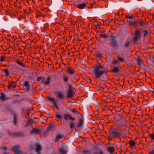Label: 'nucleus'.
I'll list each match as a JSON object with an SVG mask.
<instances>
[{
    "instance_id": "nucleus-7",
    "label": "nucleus",
    "mask_w": 154,
    "mask_h": 154,
    "mask_svg": "<svg viewBox=\"0 0 154 154\" xmlns=\"http://www.w3.org/2000/svg\"><path fill=\"white\" fill-rule=\"evenodd\" d=\"M68 86L69 89L67 93V97L72 98L73 97L74 94L72 90V87L70 85H69Z\"/></svg>"
},
{
    "instance_id": "nucleus-53",
    "label": "nucleus",
    "mask_w": 154,
    "mask_h": 154,
    "mask_svg": "<svg viewBox=\"0 0 154 154\" xmlns=\"http://www.w3.org/2000/svg\"><path fill=\"white\" fill-rule=\"evenodd\" d=\"M53 123H51L50 126H53Z\"/></svg>"
},
{
    "instance_id": "nucleus-25",
    "label": "nucleus",
    "mask_w": 154,
    "mask_h": 154,
    "mask_svg": "<svg viewBox=\"0 0 154 154\" xmlns=\"http://www.w3.org/2000/svg\"><path fill=\"white\" fill-rule=\"evenodd\" d=\"M86 4L85 3H83L81 4H78L77 7L80 9H82L84 8L86 6Z\"/></svg>"
},
{
    "instance_id": "nucleus-28",
    "label": "nucleus",
    "mask_w": 154,
    "mask_h": 154,
    "mask_svg": "<svg viewBox=\"0 0 154 154\" xmlns=\"http://www.w3.org/2000/svg\"><path fill=\"white\" fill-rule=\"evenodd\" d=\"M56 125H54L53 126H49L48 128V129L51 131H55Z\"/></svg>"
},
{
    "instance_id": "nucleus-10",
    "label": "nucleus",
    "mask_w": 154,
    "mask_h": 154,
    "mask_svg": "<svg viewBox=\"0 0 154 154\" xmlns=\"http://www.w3.org/2000/svg\"><path fill=\"white\" fill-rule=\"evenodd\" d=\"M64 119L65 120L67 121L68 119H70L72 121H74L75 120V118L72 117L70 114H64Z\"/></svg>"
},
{
    "instance_id": "nucleus-36",
    "label": "nucleus",
    "mask_w": 154,
    "mask_h": 154,
    "mask_svg": "<svg viewBox=\"0 0 154 154\" xmlns=\"http://www.w3.org/2000/svg\"><path fill=\"white\" fill-rule=\"evenodd\" d=\"M117 59L120 62H123L124 61V59L120 56L117 57Z\"/></svg>"
},
{
    "instance_id": "nucleus-19",
    "label": "nucleus",
    "mask_w": 154,
    "mask_h": 154,
    "mask_svg": "<svg viewBox=\"0 0 154 154\" xmlns=\"http://www.w3.org/2000/svg\"><path fill=\"white\" fill-rule=\"evenodd\" d=\"M120 69L117 66H114L111 70V72L113 73H117L120 72Z\"/></svg>"
},
{
    "instance_id": "nucleus-43",
    "label": "nucleus",
    "mask_w": 154,
    "mask_h": 154,
    "mask_svg": "<svg viewBox=\"0 0 154 154\" xmlns=\"http://www.w3.org/2000/svg\"><path fill=\"white\" fill-rule=\"evenodd\" d=\"M112 63L116 65H118L119 64V62L115 60H114L112 61Z\"/></svg>"
},
{
    "instance_id": "nucleus-49",
    "label": "nucleus",
    "mask_w": 154,
    "mask_h": 154,
    "mask_svg": "<svg viewBox=\"0 0 154 154\" xmlns=\"http://www.w3.org/2000/svg\"><path fill=\"white\" fill-rule=\"evenodd\" d=\"M95 154H103V153L101 150H100L98 152L95 153Z\"/></svg>"
},
{
    "instance_id": "nucleus-57",
    "label": "nucleus",
    "mask_w": 154,
    "mask_h": 154,
    "mask_svg": "<svg viewBox=\"0 0 154 154\" xmlns=\"http://www.w3.org/2000/svg\"><path fill=\"white\" fill-rule=\"evenodd\" d=\"M153 63L154 64V60L153 61Z\"/></svg>"
},
{
    "instance_id": "nucleus-13",
    "label": "nucleus",
    "mask_w": 154,
    "mask_h": 154,
    "mask_svg": "<svg viewBox=\"0 0 154 154\" xmlns=\"http://www.w3.org/2000/svg\"><path fill=\"white\" fill-rule=\"evenodd\" d=\"M35 151L36 152H40V151L42 150V148L41 145L38 143H36L35 144Z\"/></svg>"
},
{
    "instance_id": "nucleus-2",
    "label": "nucleus",
    "mask_w": 154,
    "mask_h": 154,
    "mask_svg": "<svg viewBox=\"0 0 154 154\" xmlns=\"http://www.w3.org/2000/svg\"><path fill=\"white\" fill-rule=\"evenodd\" d=\"M143 33L144 38L148 34V31L145 30H143L142 28H139L136 30L134 33V36L133 39L134 42L136 43L141 38L142 33Z\"/></svg>"
},
{
    "instance_id": "nucleus-8",
    "label": "nucleus",
    "mask_w": 154,
    "mask_h": 154,
    "mask_svg": "<svg viewBox=\"0 0 154 154\" xmlns=\"http://www.w3.org/2000/svg\"><path fill=\"white\" fill-rule=\"evenodd\" d=\"M115 118L117 119L118 121H119L122 123H125L126 122L125 118L120 114H117L115 116Z\"/></svg>"
},
{
    "instance_id": "nucleus-6",
    "label": "nucleus",
    "mask_w": 154,
    "mask_h": 154,
    "mask_svg": "<svg viewBox=\"0 0 154 154\" xmlns=\"http://www.w3.org/2000/svg\"><path fill=\"white\" fill-rule=\"evenodd\" d=\"M11 149L12 151L17 154H20L22 153V151L20 150V146L19 145L13 146L11 148Z\"/></svg>"
},
{
    "instance_id": "nucleus-22",
    "label": "nucleus",
    "mask_w": 154,
    "mask_h": 154,
    "mask_svg": "<svg viewBox=\"0 0 154 154\" xmlns=\"http://www.w3.org/2000/svg\"><path fill=\"white\" fill-rule=\"evenodd\" d=\"M63 135L61 134H57L56 137L54 139V142H57L59 141V139L62 138L63 137Z\"/></svg>"
},
{
    "instance_id": "nucleus-20",
    "label": "nucleus",
    "mask_w": 154,
    "mask_h": 154,
    "mask_svg": "<svg viewBox=\"0 0 154 154\" xmlns=\"http://www.w3.org/2000/svg\"><path fill=\"white\" fill-rule=\"evenodd\" d=\"M5 95L4 93H1V96H0V100H1L2 101H4L8 98H5Z\"/></svg>"
},
{
    "instance_id": "nucleus-38",
    "label": "nucleus",
    "mask_w": 154,
    "mask_h": 154,
    "mask_svg": "<svg viewBox=\"0 0 154 154\" xmlns=\"http://www.w3.org/2000/svg\"><path fill=\"white\" fill-rule=\"evenodd\" d=\"M138 24L140 26H143L145 25V24L144 22L141 21H140L139 22H138Z\"/></svg>"
},
{
    "instance_id": "nucleus-48",
    "label": "nucleus",
    "mask_w": 154,
    "mask_h": 154,
    "mask_svg": "<svg viewBox=\"0 0 154 154\" xmlns=\"http://www.w3.org/2000/svg\"><path fill=\"white\" fill-rule=\"evenodd\" d=\"M112 137L111 136H110L109 135V136L107 137V138L109 140H112Z\"/></svg>"
},
{
    "instance_id": "nucleus-12",
    "label": "nucleus",
    "mask_w": 154,
    "mask_h": 154,
    "mask_svg": "<svg viewBox=\"0 0 154 154\" xmlns=\"http://www.w3.org/2000/svg\"><path fill=\"white\" fill-rule=\"evenodd\" d=\"M23 86L25 87L24 88L26 90V91H28L30 88L29 82L28 81H25L23 84Z\"/></svg>"
},
{
    "instance_id": "nucleus-52",
    "label": "nucleus",
    "mask_w": 154,
    "mask_h": 154,
    "mask_svg": "<svg viewBox=\"0 0 154 154\" xmlns=\"http://www.w3.org/2000/svg\"><path fill=\"white\" fill-rule=\"evenodd\" d=\"M95 26L97 28H100V26L99 24H97V25Z\"/></svg>"
},
{
    "instance_id": "nucleus-30",
    "label": "nucleus",
    "mask_w": 154,
    "mask_h": 154,
    "mask_svg": "<svg viewBox=\"0 0 154 154\" xmlns=\"http://www.w3.org/2000/svg\"><path fill=\"white\" fill-rule=\"evenodd\" d=\"M3 71L5 72V75L6 76H9L10 73L7 69H4Z\"/></svg>"
},
{
    "instance_id": "nucleus-60",
    "label": "nucleus",
    "mask_w": 154,
    "mask_h": 154,
    "mask_svg": "<svg viewBox=\"0 0 154 154\" xmlns=\"http://www.w3.org/2000/svg\"><path fill=\"white\" fill-rule=\"evenodd\" d=\"M153 152H154V150H153Z\"/></svg>"
},
{
    "instance_id": "nucleus-56",
    "label": "nucleus",
    "mask_w": 154,
    "mask_h": 154,
    "mask_svg": "<svg viewBox=\"0 0 154 154\" xmlns=\"http://www.w3.org/2000/svg\"><path fill=\"white\" fill-rule=\"evenodd\" d=\"M37 153H38V154H41V152H37Z\"/></svg>"
},
{
    "instance_id": "nucleus-59",
    "label": "nucleus",
    "mask_w": 154,
    "mask_h": 154,
    "mask_svg": "<svg viewBox=\"0 0 154 154\" xmlns=\"http://www.w3.org/2000/svg\"><path fill=\"white\" fill-rule=\"evenodd\" d=\"M30 154H32V153H30Z\"/></svg>"
},
{
    "instance_id": "nucleus-11",
    "label": "nucleus",
    "mask_w": 154,
    "mask_h": 154,
    "mask_svg": "<svg viewBox=\"0 0 154 154\" xmlns=\"http://www.w3.org/2000/svg\"><path fill=\"white\" fill-rule=\"evenodd\" d=\"M136 62L138 65L141 67H143L144 66L142 60L140 58L139 56H138L136 60Z\"/></svg>"
},
{
    "instance_id": "nucleus-42",
    "label": "nucleus",
    "mask_w": 154,
    "mask_h": 154,
    "mask_svg": "<svg viewBox=\"0 0 154 154\" xmlns=\"http://www.w3.org/2000/svg\"><path fill=\"white\" fill-rule=\"evenodd\" d=\"M1 149L6 150L8 149L7 147L5 146H3L0 148Z\"/></svg>"
},
{
    "instance_id": "nucleus-5",
    "label": "nucleus",
    "mask_w": 154,
    "mask_h": 154,
    "mask_svg": "<svg viewBox=\"0 0 154 154\" xmlns=\"http://www.w3.org/2000/svg\"><path fill=\"white\" fill-rule=\"evenodd\" d=\"M110 37L111 38V39H109V40L111 41L110 43V45L113 48H117L118 45L117 41L116 40V37L111 35L110 36Z\"/></svg>"
},
{
    "instance_id": "nucleus-45",
    "label": "nucleus",
    "mask_w": 154,
    "mask_h": 154,
    "mask_svg": "<svg viewBox=\"0 0 154 154\" xmlns=\"http://www.w3.org/2000/svg\"><path fill=\"white\" fill-rule=\"evenodd\" d=\"M53 103V107H56V108H57V105L56 101H55Z\"/></svg>"
},
{
    "instance_id": "nucleus-17",
    "label": "nucleus",
    "mask_w": 154,
    "mask_h": 154,
    "mask_svg": "<svg viewBox=\"0 0 154 154\" xmlns=\"http://www.w3.org/2000/svg\"><path fill=\"white\" fill-rule=\"evenodd\" d=\"M84 120L83 119L81 118L79 119V123L77 124V127L78 128L82 127L83 125Z\"/></svg>"
},
{
    "instance_id": "nucleus-54",
    "label": "nucleus",
    "mask_w": 154,
    "mask_h": 154,
    "mask_svg": "<svg viewBox=\"0 0 154 154\" xmlns=\"http://www.w3.org/2000/svg\"><path fill=\"white\" fill-rule=\"evenodd\" d=\"M3 154H9V153L8 152H4Z\"/></svg>"
},
{
    "instance_id": "nucleus-21",
    "label": "nucleus",
    "mask_w": 154,
    "mask_h": 154,
    "mask_svg": "<svg viewBox=\"0 0 154 154\" xmlns=\"http://www.w3.org/2000/svg\"><path fill=\"white\" fill-rule=\"evenodd\" d=\"M14 115V121L13 123L15 125H17V123L18 122V121L17 120V115L15 113L13 114Z\"/></svg>"
},
{
    "instance_id": "nucleus-37",
    "label": "nucleus",
    "mask_w": 154,
    "mask_h": 154,
    "mask_svg": "<svg viewBox=\"0 0 154 154\" xmlns=\"http://www.w3.org/2000/svg\"><path fill=\"white\" fill-rule=\"evenodd\" d=\"M63 80L64 82H66L68 80V78L67 77H66L65 75H63Z\"/></svg>"
},
{
    "instance_id": "nucleus-14",
    "label": "nucleus",
    "mask_w": 154,
    "mask_h": 154,
    "mask_svg": "<svg viewBox=\"0 0 154 154\" xmlns=\"http://www.w3.org/2000/svg\"><path fill=\"white\" fill-rule=\"evenodd\" d=\"M41 132L40 129L39 128H32L30 131V133L31 134H38Z\"/></svg>"
},
{
    "instance_id": "nucleus-16",
    "label": "nucleus",
    "mask_w": 154,
    "mask_h": 154,
    "mask_svg": "<svg viewBox=\"0 0 154 154\" xmlns=\"http://www.w3.org/2000/svg\"><path fill=\"white\" fill-rule=\"evenodd\" d=\"M127 22H128V24L129 25L131 26H133L134 27H137L138 24V22L137 21L131 22L130 21H127Z\"/></svg>"
},
{
    "instance_id": "nucleus-55",
    "label": "nucleus",
    "mask_w": 154,
    "mask_h": 154,
    "mask_svg": "<svg viewBox=\"0 0 154 154\" xmlns=\"http://www.w3.org/2000/svg\"><path fill=\"white\" fill-rule=\"evenodd\" d=\"M32 90H33L34 91H35V88H33Z\"/></svg>"
},
{
    "instance_id": "nucleus-44",
    "label": "nucleus",
    "mask_w": 154,
    "mask_h": 154,
    "mask_svg": "<svg viewBox=\"0 0 154 154\" xmlns=\"http://www.w3.org/2000/svg\"><path fill=\"white\" fill-rule=\"evenodd\" d=\"M55 116L57 118L59 119H61V116L58 114H56V115H55Z\"/></svg>"
},
{
    "instance_id": "nucleus-18",
    "label": "nucleus",
    "mask_w": 154,
    "mask_h": 154,
    "mask_svg": "<svg viewBox=\"0 0 154 154\" xmlns=\"http://www.w3.org/2000/svg\"><path fill=\"white\" fill-rule=\"evenodd\" d=\"M57 95V97L60 99H64V97L62 93L61 92H59L57 94L55 93Z\"/></svg>"
},
{
    "instance_id": "nucleus-34",
    "label": "nucleus",
    "mask_w": 154,
    "mask_h": 154,
    "mask_svg": "<svg viewBox=\"0 0 154 154\" xmlns=\"http://www.w3.org/2000/svg\"><path fill=\"white\" fill-rule=\"evenodd\" d=\"M17 63L18 64H19L20 65L22 66L23 67H25V64H23V63L22 62H21L19 60L17 61Z\"/></svg>"
},
{
    "instance_id": "nucleus-39",
    "label": "nucleus",
    "mask_w": 154,
    "mask_h": 154,
    "mask_svg": "<svg viewBox=\"0 0 154 154\" xmlns=\"http://www.w3.org/2000/svg\"><path fill=\"white\" fill-rule=\"evenodd\" d=\"M125 17L128 19H134V18L133 17V16H128L127 15H125Z\"/></svg>"
},
{
    "instance_id": "nucleus-40",
    "label": "nucleus",
    "mask_w": 154,
    "mask_h": 154,
    "mask_svg": "<svg viewBox=\"0 0 154 154\" xmlns=\"http://www.w3.org/2000/svg\"><path fill=\"white\" fill-rule=\"evenodd\" d=\"M101 37L104 38H108L107 34L105 33L104 34H102Z\"/></svg>"
},
{
    "instance_id": "nucleus-9",
    "label": "nucleus",
    "mask_w": 154,
    "mask_h": 154,
    "mask_svg": "<svg viewBox=\"0 0 154 154\" xmlns=\"http://www.w3.org/2000/svg\"><path fill=\"white\" fill-rule=\"evenodd\" d=\"M51 79V77L49 76L45 80L44 77L43 78L42 83L45 85H49L50 83V81Z\"/></svg>"
},
{
    "instance_id": "nucleus-31",
    "label": "nucleus",
    "mask_w": 154,
    "mask_h": 154,
    "mask_svg": "<svg viewBox=\"0 0 154 154\" xmlns=\"http://www.w3.org/2000/svg\"><path fill=\"white\" fill-rule=\"evenodd\" d=\"M47 99L50 101L52 102L53 103L55 101L54 98L53 97H47Z\"/></svg>"
},
{
    "instance_id": "nucleus-47",
    "label": "nucleus",
    "mask_w": 154,
    "mask_h": 154,
    "mask_svg": "<svg viewBox=\"0 0 154 154\" xmlns=\"http://www.w3.org/2000/svg\"><path fill=\"white\" fill-rule=\"evenodd\" d=\"M43 78H42L41 76H39L38 77L37 79V82H39Z\"/></svg>"
},
{
    "instance_id": "nucleus-24",
    "label": "nucleus",
    "mask_w": 154,
    "mask_h": 154,
    "mask_svg": "<svg viewBox=\"0 0 154 154\" xmlns=\"http://www.w3.org/2000/svg\"><path fill=\"white\" fill-rule=\"evenodd\" d=\"M107 150L108 152L111 154L113 153L114 151V149L113 147H109L107 149Z\"/></svg>"
},
{
    "instance_id": "nucleus-58",
    "label": "nucleus",
    "mask_w": 154,
    "mask_h": 154,
    "mask_svg": "<svg viewBox=\"0 0 154 154\" xmlns=\"http://www.w3.org/2000/svg\"><path fill=\"white\" fill-rule=\"evenodd\" d=\"M10 66V65H9V66H8V68H9V66Z\"/></svg>"
},
{
    "instance_id": "nucleus-41",
    "label": "nucleus",
    "mask_w": 154,
    "mask_h": 154,
    "mask_svg": "<svg viewBox=\"0 0 154 154\" xmlns=\"http://www.w3.org/2000/svg\"><path fill=\"white\" fill-rule=\"evenodd\" d=\"M149 136L151 140H154V133L149 134Z\"/></svg>"
},
{
    "instance_id": "nucleus-15",
    "label": "nucleus",
    "mask_w": 154,
    "mask_h": 154,
    "mask_svg": "<svg viewBox=\"0 0 154 154\" xmlns=\"http://www.w3.org/2000/svg\"><path fill=\"white\" fill-rule=\"evenodd\" d=\"M16 82L11 81L9 82L8 85V88L12 89L16 87Z\"/></svg>"
},
{
    "instance_id": "nucleus-32",
    "label": "nucleus",
    "mask_w": 154,
    "mask_h": 154,
    "mask_svg": "<svg viewBox=\"0 0 154 154\" xmlns=\"http://www.w3.org/2000/svg\"><path fill=\"white\" fill-rule=\"evenodd\" d=\"M69 110L74 114H79V112L77 111L74 109H70Z\"/></svg>"
},
{
    "instance_id": "nucleus-3",
    "label": "nucleus",
    "mask_w": 154,
    "mask_h": 154,
    "mask_svg": "<svg viewBox=\"0 0 154 154\" xmlns=\"http://www.w3.org/2000/svg\"><path fill=\"white\" fill-rule=\"evenodd\" d=\"M9 135L11 137H23L25 135L23 131L12 132L9 130L7 131Z\"/></svg>"
},
{
    "instance_id": "nucleus-50",
    "label": "nucleus",
    "mask_w": 154,
    "mask_h": 154,
    "mask_svg": "<svg viewBox=\"0 0 154 154\" xmlns=\"http://www.w3.org/2000/svg\"><path fill=\"white\" fill-rule=\"evenodd\" d=\"M97 56L99 58H100L102 57L101 54L100 53H97Z\"/></svg>"
},
{
    "instance_id": "nucleus-23",
    "label": "nucleus",
    "mask_w": 154,
    "mask_h": 154,
    "mask_svg": "<svg viewBox=\"0 0 154 154\" xmlns=\"http://www.w3.org/2000/svg\"><path fill=\"white\" fill-rule=\"evenodd\" d=\"M58 151L61 154H66L67 153V151L66 149L62 148H59Z\"/></svg>"
},
{
    "instance_id": "nucleus-33",
    "label": "nucleus",
    "mask_w": 154,
    "mask_h": 154,
    "mask_svg": "<svg viewBox=\"0 0 154 154\" xmlns=\"http://www.w3.org/2000/svg\"><path fill=\"white\" fill-rule=\"evenodd\" d=\"M70 125V128L71 129H72L74 127L75 123L73 122H71L69 123Z\"/></svg>"
},
{
    "instance_id": "nucleus-4",
    "label": "nucleus",
    "mask_w": 154,
    "mask_h": 154,
    "mask_svg": "<svg viewBox=\"0 0 154 154\" xmlns=\"http://www.w3.org/2000/svg\"><path fill=\"white\" fill-rule=\"evenodd\" d=\"M116 130L113 127H111L109 129V135L112 137L113 138H119L121 136L120 134L115 131Z\"/></svg>"
},
{
    "instance_id": "nucleus-1",
    "label": "nucleus",
    "mask_w": 154,
    "mask_h": 154,
    "mask_svg": "<svg viewBox=\"0 0 154 154\" xmlns=\"http://www.w3.org/2000/svg\"><path fill=\"white\" fill-rule=\"evenodd\" d=\"M108 72V69L104 65H102L99 63L98 65H96L94 67L93 73L95 78L97 79H98L103 75H106L105 78H107V73Z\"/></svg>"
},
{
    "instance_id": "nucleus-46",
    "label": "nucleus",
    "mask_w": 154,
    "mask_h": 154,
    "mask_svg": "<svg viewBox=\"0 0 154 154\" xmlns=\"http://www.w3.org/2000/svg\"><path fill=\"white\" fill-rule=\"evenodd\" d=\"M5 60V57L3 56H2L1 57H0V61L3 62Z\"/></svg>"
},
{
    "instance_id": "nucleus-27",
    "label": "nucleus",
    "mask_w": 154,
    "mask_h": 154,
    "mask_svg": "<svg viewBox=\"0 0 154 154\" xmlns=\"http://www.w3.org/2000/svg\"><path fill=\"white\" fill-rule=\"evenodd\" d=\"M128 143L131 148H133L135 146L136 143L133 140H130L128 142Z\"/></svg>"
},
{
    "instance_id": "nucleus-35",
    "label": "nucleus",
    "mask_w": 154,
    "mask_h": 154,
    "mask_svg": "<svg viewBox=\"0 0 154 154\" xmlns=\"http://www.w3.org/2000/svg\"><path fill=\"white\" fill-rule=\"evenodd\" d=\"M82 154H90V152L88 150H85L82 151Z\"/></svg>"
},
{
    "instance_id": "nucleus-29",
    "label": "nucleus",
    "mask_w": 154,
    "mask_h": 154,
    "mask_svg": "<svg viewBox=\"0 0 154 154\" xmlns=\"http://www.w3.org/2000/svg\"><path fill=\"white\" fill-rule=\"evenodd\" d=\"M67 71L68 72L71 74H73L74 73V71L70 68H68Z\"/></svg>"
},
{
    "instance_id": "nucleus-51",
    "label": "nucleus",
    "mask_w": 154,
    "mask_h": 154,
    "mask_svg": "<svg viewBox=\"0 0 154 154\" xmlns=\"http://www.w3.org/2000/svg\"><path fill=\"white\" fill-rule=\"evenodd\" d=\"M152 151L150 152L149 153V154H154V152H153V150L152 149Z\"/></svg>"
},
{
    "instance_id": "nucleus-26",
    "label": "nucleus",
    "mask_w": 154,
    "mask_h": 154,
    "mask_svg": "<svg viewBox=\"0 0 154 154\" xmlns=\"http://www.w3.org/2000/svg\"><path fill=\"white\" fill-rule=\"evenodd\" d=\"M130 42L128 39H127L125 42L124 44V46L125 48H126L128 47L129 46Z\"/></svg>"
}]
</instances>
